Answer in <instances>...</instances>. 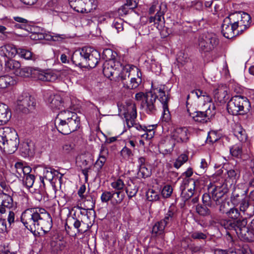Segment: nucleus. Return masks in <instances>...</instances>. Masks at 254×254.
<instances>
[{
    "instance_id": "f257e3e1",
    "label": "nucleus",
    "mask_w": 254,
    "mask_h": 254,
    "mask_svg": "<svg viewBox=\"0 0 254 254\" xmlns=\"http://www.w3.org/2000/svg\"><path fill=\"white\" fill-rule=\"evenodd\" d=\"M20 219L25 227L32 233L39 230L48 232L52 227V217L44 208L26 209L22 213Z\"/></svg>"
},
{
    "instance_id": "f03ea898",
    "label": "nucleus",
    "mask_w": 254,
    "mask_h": 254,
    "mask_svg": "<svg viewBox=\"0 0 254 254\" xmlns=\"http://www.w3.org/2000/svg\"><path fill=\"white\" fill-rule=\"evenodd\" d=\"M80 119L76 113L68 110L62 111L57 116L55 124L58 131L66 135L80 127Z\"/></svg>"
},
{
    "instance_id": "7ed1b4c3",
    "label": "nucleus",
    "mask_w": 254,
    "mask_h": 254,
    "mask_svg": "<svg viewBox=\"0 0 254 254\" xmlns=\"http://www.w3.org/2000/svg\"><path fill=\"white\" fill-rule=\"evenodd\" d=\"M178 223V212L174 205H171L164 218L156 222L153 226L152 233L155 236L162 237L165 234V228L176 226Z\"/></svg>"
},
{
    "instance_id": "20e7f679",
    "label": "nucleus",
    "mask_w": 254,
    "mask_h": 254,
    "mask_svg": "<svg viewBox=\"0 0 254 254\" xmlns=\"http://www.w3.org/2000/svg\"><path fill=\"white\" fill-rule=\"evenodd\" d=\"M251 107L248 98L242 96H233L227 105L228 112L232 115L246 114L250 111Z\"/></svg>"
},
{
    "instance_id": "39448f33",
    "label": "nucleus",
    "mask_w": 254,
    "mask_h": 254,
    "mask_svg": "<svg viewBox=\"0 0 254 254\" xmlns=\"http://www.w3.org/2000/svg\"><path fill=\"white\" fill-rule=\"evenodd\" d=\"M227 17L234 25V27L237 28V34H242L250 26L251 17L245 12L236 11L229 14Z\"/></svg>"
},
{
    "instance_id": "423d86ee",
    "label": "nucleus",
    "mask_w": 254,
    "mask_h": 254,
    "mask_svg": "<svg viewBox=\"0 0 254 254\" xmlns=\"http://www.w3.org/2000/svg\"><path fill=\"white\" fill-rule=\"evenodd\" d=\"M219 43L218 36L215 33L207 32L198 38V49L201 53L210 52L217 46Z\"/></svg>"
},
{
    "instance_id": "0eeeda50",
    "label": "nucleus",
    "mask_w": 254,
    "mask_h": 254,
    "mask_svg": "<svg viewBox=\"0 0 254 254\" xmlns=\"http://www.w3.org/2000/svg\"><path fill=\"white\" fill-rule=\"evenodd\" d=\"M226 215L228 218L220 220L219 223L222 227L228 231L237 226L240 224L239 222H243L247 219L241 215L238 208L234 207L230 208Z\"/></svg>"
},
{
    "instance_id": "6e6552de",
    "label": "nucleus",
    "mask_w": 254,
    "mask_h": 254,
    "mask_svg": "<svg viewBox=\"0 0 254 254\" xmlns=\"http://www.w3.org/2000/svg\"><path fill=\"white\" fill-rule=\"evenodd\" d=\"M188 102H186V107L187 112L194 121L198 123L204 124L210 122V119L215 114V107L214 104L210 105L207 109L205 111H194L191 112L189 107Z\"/></svg>"
},
{
    "instance_id": "1a4fd4ad",
    "label": "nucleus",
    "mask_w": 254,
    "mask_h": 254,
    "mask_svg": "<svg viewBox=\"0 0 254 254\" xmlns=\"http://www.w3.org/2000/svg\"><path fill=\"white\" fill-rule=\"evenodd\" d=\"M229 230L231 232L236 233L239 238L246 242H252L254 241V232L249 228L247 218L243 222Z\"/></svg>"
},
{
    "instance_id": "9d476101",
    "label": "nucleus",
    "mask_w": 254,
    "mask_h": 254,
    "mask_svg": "<svg viewBox=\"0 0 254 254\" xmlns=\"http://www.w3.org/2000/svg\"><path fill=\"white\" fill-rule=\"evenodd\" d=\"M161 86L146 93V99L142 101L141 105L147 114L154 115L156 112V100L158 98L159 100L160 97L157 89H159Z\"/></svg>"
},
{
    "instance_id": "9b49d317",
    "label": "nucleus",
    "mask_w": 254,
    "mask_h": 254,
    "mask_svg": "<svg viewBox=\"0 0 254 254\" xmlns=\"http://www.w3.org/2000/svg\"><path fill=\"white\" fill-rule=\"evenodd\" d=\"M17 102V110L25 114L34 110L36 104L34 98L26 93L19 96Z\"/></svg>"
},
{
    "instance_id": "f8f14e48",
    "label": "nucleus",
    "mask_w": 254,
    "mask_h": 254,
    "mask_svg": "<svg viewBox=\"0 0 254 254\" xmlns=\"http://www.w3.org/2000/svg\"><path fill=\"white\" fill-rule=\"evenodd\" d=\"M165 86L163 85L159 89H157V91L159 93V101L162 103L163 112L162 115V121L168 122L171 120V114L168 108V102L170 100V95L165 91Z\"/></svg>"
},
{
    "instance_id": "ddd939ff",
    "label": "nucleus",
    "mask_w": 254,
    "mask_h": 254,
    "mask_svg": "<svg viewBox=\"0 0 254 254\" xmlns=\"http://www.w3.org/2000/svg\"><path fill=\"white\" fill-rule=\"evenodd\" d=\"M86 67L94 68L100 60V54L96 50L91 47H85Z\"/></svg>"
},
{
    "instance_id": "4468645a",
    "label": "nucleus",
    "mask_w": 254,
    "mask_h": 254,
    "mask_svg": "<svg viewBox=\"0 0 254 254\" xmlns=\"http://www.w3.org/2000/svg\"><path fill=\"white\" fill-rule=\"evenodd\" d=\"M229 191L228 185L224 183L221 185L215 186L213 189L211 194L214 201L219 203V200L227 198L225 195Z\"/></svg>"
},
{
    "instance_id": "2eb2a0df",
    "label": "nucleus",
    "mask_w": 254,
    "mask_h": 254,
    "mask_svg": "<svg viewBox=\"0 0 254 254\" xmlns=\"http://www.w3.org/2000/svg\"><path fill=\"white\" fill-rule=\"evenodd\" d=\"M221 32L223 35L227 39L232 38L239 34H237V29L234 27L231 21L226 17L223 20L221 25Z\"/></svg>"
},
{
    "instance_id": "dca6fc26",
    "label": "nucleus",
    "mask_w": 254,
    "mask_h": 254,
    "mask_svg": "<svg viewBox=\"0 0 254 254\" xmlns=\"http://www.w3.org/2000/svg\"><path fill=\"white\" fill-rule=\"evenodd\" d=\"M13 205V200L9 193L0 190V213L4 214L6 212V209H10Z\"/></svg>"
},
{
    "instance_id": "f3484780",
    "label": "nucleus",
    "mask_w": 254,
    "mask_h": 254,
    "mask_svg": "<svg viewBox=\"0 0 254 254\" xmlns=\"http://www.w3.org/2000/svg\"><path fill=\"white\" fill-rule=\"evenodd\" d=\"M173 137L177 143H187L190 140V133L185 127H178L174 130Z\"/></svg>"
},
{
    "instance_id": "a211bd4d",
    "label": "nucleus",
    "mask_w": 254,
    "mask_h": 254,
    "mask_svg": "<svg viewBox=\"0 0 254 254\" xmlns=\"http://www.w3.org/2000/svg\"><path fill=\"white\" fill-rule=\"evenodd\" d=\"M71 61L76 66L80 67H86L85 47L75 51L71 57Z\"/></svg>"
},
{
    "instance_id": "6ab92c4d",
    "label": "nucleus",
    "mask_w": 254,
    "mask_h": 254,
    "mask_svg": "<svg viewBox=\"0 0 254 254\" xmlns=\"http://www.w3.org/2000/svg\"><path fill=\"white\" fill-rule=\"evenodd\" d=\"M18 136L16 131L8 127L0 128V145H4L5 142Z\"/></svg>"
},
{
    "instance_id": "aec40b11",
    "label": "nucleus",
    "mask_w": 254,
    "mask_h": 254,
    "mask_svg": "<svg viewBox=\"0 0 254 254\" xmlns=\"http://www.w3.org/2000/svg\"><path fill=\"white\" fill-rule=\"evenodd\" d=\"M108 154V149L105 145L102 144L101 146L99 158L94 164L97 174L101 172V169L106 161Z\"/></svg>"
},
{
    "instance_id": "412c9836",
    "label": "nucleus",
    "mask_w": 254,
    "mask_h": 254,
    "mask_svg": "<svg viewBox=\"0 0 254 254\" xmlns=\"http://www.w3.org/2000/svg\"><path fill=\"white\" fill-rule=\"evenodd\" d=\"M63 175L58 171L50 167H46L43 169V176L45 179L51 183L58 179L60 183L62 180Z\"/></svg>"
},
{
    "instance_id": "4be33fe9",
    "label": "nucleus",
    "mask_w": 254,
    "mask_h": 254,
    "mask_svg": "<svg viewBox=\"0 0 254 254\" xmlns=\"http://www.w3.org/2000/svg\"><path fill=\"white\" fill-rule=\"evenodd\" d=\"M240 167L236 165L227 171V177L225 181L227 183H229V186L236 184L240 177Z\"/></svg>"
},
{
    "instance_id": "5701e85b",
    "label": "nucleus",
    "mask_w": 254,
    "mask_h": 254,
    "mask_svg": "<svg viewBox=\"0 0 254 254\" xmlns=\"http://www.w3.org/2000/svg\"><path fill=\"white\" fill-rule=\"evenodd\" d=\"M19 144V139L18 136H17V137L5 142L4 145L1 144L0 149L8 154H12L17 149Z\"/></svg>"
},
{
    "instance_id": "b1692460",
    "label": "nucleus",
    "mask_w": 254,
    "mask_h": 254,
    "mask_svg": "<svg viewBox=\"0 0 254 254\" xmlns=\"http://www.w3.org/2000/svg\"><path fill=\"white\" fill-rule=\"evenodd\" d=\"M126 192L129 199L135 196L138 191L136 179L129 178L126 185Z\"/></svg>"
},
{
    "instance_id": "393cba45",
    "label": "nucleus",
    "mask_w": 254,
    "mask_h": 254,
    "mask_svg": "<svg viewBox=\"0 0 254 254\" xmlns=\"http://www.w3.org/2000/svg\"><path fill=\"white\" fill-rule=\"evenodd\" d=\"M49 106L53 110H60L64 107V102L59 95H51L48 99Z\"/></svg>"
},
{
    "instance_id": "a878e982",
    "label": "nucleus",
    "mask_w": 254,
    "mask_h": 254,
    "mask_svg": "<svg viewBox=\"0 0 254 254\" xmlns=\"http://www.w3.org/2000/svg\"><path fill=\"white\" fill-rule=\"evenodd\" d=\"M124 115L127 124H128L129 121L131 123L132 120L135 119L137 116L135 105L134 104H127L125 108Z\"/></svg>"
},
{
    "instance_id": "bb28decb",
    "label": "nucleus",
    "mask_w": 254,
    "mask_h": 254,
    "mask_svg": "<svg viewBox=\"0 0 254 254\" xmlns=\"http://www.w3.org/2000/svg\"><path fill=\"white\" fill-rule=\"evenodd\" d=\"M227 91L226 87H219L214 91L215 101L221 105L226 102Z\"/></svg>"
},
{
    "instance_id": "cd10ccee",
    "label": "nucleus",
    "mask_w": 254,
    "mask_h": 254,
    "mask_svg": "<svg viewBox=\"0 0 254 254\" xmlns=\"http://www.w3.org/2000/svg\"><path fill=\"white\" fill-rule=\"evenodd\" d=\"M247 190L243 191L240 188L235 189L232 192L231 196V201L235 206H237L240 203V201L246 197Z\"/></svg>"
},
{
    "instance_id": "c85d7f7f",
    "label": "nucleus",
    "mask_w": 254,
    "mask_h": 254,
    "mask_svg": "<svg viewBox=\"0 0 254 254\" xmlns=\"http://www.w3.org/2000/svg\"><path fill=\"white\" fill-rule=\"evenodd\" d=\"M11 112L5 104L0 105V125L6 124L11 118Z\"/></svg>"
},
{
    "instance_id": "c756f323",
    "label": "nucleus",
    "mask_w": 254,
    "mask_h": 254,
    "mask_svg": "<svg viewBox=\"0 0 254 254\" xmlns=\"http://www.w3.org/2000/svg\"><path fill=\"white\" fill-rule=\"evenodd\" d=\"M234 135L241 142H244L247 140V135L245 130L239 124H235L233 127Z\"/></svg>"
},
{
    "instance_id": "7c9ffc66",
    "label": "nucleus",
    "mask_w": 254,
    "mask_h": 254,
    "mask_svg": "<svg viewBox=\"0 0 254 254\" xmlns=\"http://www.w3.org/2000/svg\"><path fill=\"white\" fill-rule=\"evenodd\" d=\"M20 147L21 155L23 157L32 155L34 153V145L32 142H23Z\"/></svg>"
},
{
    "instance_id": "2f4dec72",
    "label": "nucleus",
    "mask_w": 254,
    "mask_h": 254,
    "mask_svg": "<svg viewBox=\"0 0 254 254\" xmlns=\"http://www.w3.org/2000/svg\"><path fill=\"white\" fill-rule=\"evenodd\" d=\"M21 66L20 63L17 61L11 59H8L5 62V68L7 72L12 71L15 74V72H18Z\"/></svg>"
},
{
    "instance_id": "473e14b6",
    "label": "nucleus",
    "mask_w": 254,
    "mask_h": 254,
    "mask_svg": "<svg viewBox=\"0 0 254 254\" xmlns=\"http://www.w3.org/2000/svg\"><path fill=\"white\" fill-rule=\"evenodd\" d=\"M201 180L199 179H195L193 178H189L184 179L180 187V190H185L187 187H189V184L191 183L193 187L196 190L200 189V184Z\"/></svg>"
},
{
    "instance_id": "72a5a7b5",
    "label": "nucleus",
    "mask_w": 254,
    "mask_h": 254,
    "mask_svg": "<svg viewBox=\"0 0 254 254\" xmlns=\"http://www.w3.org/2000/svg\"><path fill=\"white\" fill-rule=\"evenodd\" d=\"M5 56L8 58L14 57L16 54L18 55V49L15 46L12 44H7L1 47Z\"/></svg>"
},
{
    "instance_id": "f704fd0d",
    "label": "nucleus",
    "mask_w": 254,
    "mask_h": 254,
    "mask_svg": "<svg viewBox=\"0 0 254 254\" xmlns=\"http://www.w3.org/2000/svg\"><path fill=\"white\" fill-rule=\"evenodd\" d=\"M33 76L43 81H51L54 78V76L50 73L46 72L38 68H36L35 73Z\"/></svg>"
},
{
    "instance_id": "c9c22d12",
    "label": "nucleus",
    "mask_w": 254,
    "mask_h": 254,
    "mask_svg": "<svg viewBox=\"0 0 254 254\" xmlns=\"http://www.w3.org/2000/svg\"><path fill=\"white\" fill-rule=\"evenodd\" d=\"M18 55L21 58L26 60L35 61L38 59V56L32 53L30 51L23 48H18Z\"/></svg>"
},
{
    "instance_id": "e433bc0d",
    "label": "nucleus",
    "mask_w": 254,
    "mask_h": 254,
    "mask_svg": "<svg viewBox=\"0 0 254 254\" xmlns=\"http://www.w3.org/2000/svg\"><path fill=\"white\" fill-rule=\"evenodd\" d=\"M124 68L119 73V77L122 82L123 87L125 88L127 83V80L129 77L132 66L130 64H126Z\"/></svg>"
},
{
    "instance_id": "4c0bfd02",
    "label": "nucleus",
    "mask_w": 254,
    "mask_h": 254,
    "mask_svg": "<svg viewBox=\"0 0 254 254\" xmlns=\"http://www.w3.org/2000/svg\"><path fill=\"white\" fill-rule=\"evenodd\" d=\"M83 13H89L95 10L98 6L97 0H83Z\"/></svg>"
},
{
    "instance_id": "58836bf2",
    "label": "nucleus",
    "mask_w": 254,
    "mask_h": 254,
    "mask_svg": "<svg viewBox=\"0 0 254 254\" xmlns=\"http://www.w3.org/2000/svg\"><path fill=\"white\" fill-rule=\"evenodd\" d=\"M226 198L219 200V203L215 202V207L218 206L219 211L222 214H227V212L230 210V203L226 200Z\"/></svg>"
},
{
    "instance_id": "ea45409f",
    "label": "nucleus",
    "mask_w": 254,
    "mask_h": 254,
    "mask_svg": "<svg viewBox=\"0 0 254 254\" xmlns=\"http://www.w3.org/2000/svg\"><path fill=\"white\" fill-rule=\"evenodd\" d=\"M70 7L75 11L83 13V0H68Z\"/></svg>"
},
{
    "instance_id": "a19ab883",
    "label": "nucleus",
    "mask_w": 254,
    "mask_h": 254,
    "mask_svg": "<svg viewBox=\"0 0 254 254\" xmlns=\"http://www.w3.org/2000/svg\"><path fill=\"white\" fill-rule=\"evenodd\" d=\"M120 155L125 160H132L134 156V151L128 146H125L120 151Z\"/></svg>"
},
{
    "instance_id": "79ce46f5",
    "label": "nucleus",
    "mask_w": 254,
    "mask_h": 254,
    "mask_svg": "<svg viewBox=\"0 0 254 254\" xmlns=\"http://www.w3.org/2000/svg\"><path fill=\"white\" fill-rule=\"evenodd\" d=\"M156 127V125L145 126L144 127L145 133L141 135V137L146 139H151L154 137L155 133L154 129Z\"/></svg>"
},
{
    "instance_id": "37998d69",
    "label": "nucleus",
    "mask_w": 254,
    "mask_h": 254,
    "mask_svg": "<svg viewBox=\"0 0 254 254\" xmlns=\"http://www.w3.org/2000/svg\"><path fill=\"white\" fill-rule=\"evenodd\" d=\"M117 57V53L111 49H105L103 50L102 57L106 62H109L115 60Z\"/></svg>"
},
{
    "instance_id": "c03bdc74",
    "label": "nucleus",
    "mask_w": 254,
    "mask_h": 254,
    "mask_svg": "<svg viewBox=\"0 0 254 254\" xmlns=\"http://www.w3.org/2000/svg\"><path fill=\"white\" fill-rule=\"evenodd\" d=\"M113 63L105 62L103 65V73L105 76L110 78L113 75L115 70L113 67Z\"/></svg>"
},
{
    "instance_id": "a18cd8bd",
    "label": "nucleus",
    "mask_w": 254,
    "mask_h": 254,
    "mask_svg": "<svg viewBox=\"0 0 254 254\" xmlns=\"http://www.w3.org/2000/svg\"><path fill=\"white\" fill-rule=\"evenodd\" d=\"M36 68L33 67H25L19 68L18 72H15V75L17 76L29 77V76H34L35 73Z\"/></svg>"
},
{
    "instance_id": "49530a36",
    "label": "nucleus",
    "mask_w": 254,
    "mask_h": 254,
    "mask_svg": "<svg viewBox=\"0 0 254 254\" xmlns=\"http://www.w3.org/2000/svg\"><path fill=\"white\" fill-rule=\"evenodd\" d=\"M152 174L151 167L150 165L139 168L138 175L143 178L150 177Z\"/></svg>"
},
{
    "instance_id": "de8ad7c7",
    "label": "nucleus",
    "mask_w": 254,
    "mask_h": 254,
    "mask_svg": "<svg viewBox=\"0 0 254 254\" xmlns=\"http://www.w3.org/2000/svg\"><path fill=\"white\" fill-rule=\"evenodd\" d=\"M125 198V194L121 191L113 190V197L112 204L114 206L120 204Z\"/></svg>"
},
{
    "instance_id": "09e8293b",
    "label": "nucleus",
    "mask_w": 254,
    "mask_h": 254,
    "mask_svg": "<svg viewBox=\"0 0 254 254\" xmlns=\"http://www.w3.org/2000/svg\"><path fill=\"white\" fill-rule=\"evenodd\" d=\"M207 207V206H205L203 204H198L196 206V212L200 216L203 217L209 216L211 214V211Z\"/></svg>"
},
{
    "instance_id": "8fccbe9b",
    "label": "nucleus",
    "mask_w": 254,
    "mask_h": 254,
    "mask_svg": "<svg viewBox=\"0 0 254 254\" xmlns=\"http://www.w3.org/2000/svg\"><path fill=\"white\" fill-rule=\"evenodd\" d=\"M202 200L203 205L210 208L215 207V202L213 201L212 197H211L209 193H204L202 197Z\"/></svg>"
},
{
    "instance_id": "3c124183",
    "label": "nucleus",
    "mask_w": 254,
    "mask_h": 254,
    "mask_svg": "<svg viewBox=\"0 0 254 254\" xmlns=\"http://www.w3.org/2000/svg\"><path fill=\"white\" fill-rule=\"evenodd\" d=\"M142 82V79L140 78H131L129 81V83H127L126 88L127 89H134L137 88Z\"/></svg>"
},
{
    "instance_id": "603ef678",
    "label": "nucleus",
    "mask_w": 254,
    "mask_h": 254,
    "mask_svg": "<svg viewBox=\"0 0 254 254\" xmlns=\"http://www.w3.org/2000/svg\"><path fill=\"white\" fill-rule=\"evenodd\" d=\"M35 180V176L34 174L23 176V183L27 188L30 189L33 186Z\"/></svg>"
},
{
    "instance_id": "864d4df0",
    "label": "nucleus",
    "mask_w": 254,
    "mask_h": 254,
    "mask_svg": "<svg viewBox=\"0 0 254 254\" xmlns=\"http://www.w3.org/2000/svg\"><path fill=\"white\" fill-rule=\"evenodd\" d=\"M188 160V156L186 154H181L176 160L174 163V166L179 169L182 165L186 163Z\"/></svg>"
},
{
    "instance_id": "5fc2aeb1",
    "label": "nucleus",
    "mask_w": 254,
    "mask_h": 254,
    "mask_svg": "<svg viewBox=\"0 0 254 254\" xmlns=\"http://www.w3.org/2000/svg\"><path fill=\"white\" fill-rule=\"evenodd\" d=\"M219 138L220 137L219 135H218L217 131L211 130L208 133L206 143L208 144H213L218 141Z\"/></svg>"
},
{
    "instance_id": "6e6d98bb",
    "label": "nucleus",
    "mask_w": 254,
    "mask_h": 254,
    "mask_svg": "<svg viewBox=\"0 0 254 254\" xmlns=\"http://www.w3.org/2000/svg\"><path fill=\"white\" fill-rule=\"evenodd\" d=\"M230 153L233 157L241 158L243 154L242 147L240 145H235L230 149Z\"/></svg>"
},
{
    "instance_id": "4d7b16f0",
    "label": "nucleus",
    "mask_w": 254,
    "mask_h": 254,
    "mask_svg": "<svg viewBox=\"0 0 254 254\" xmlns=\"http://www.w3.org/2000/svg\"><path fill=\"white\" fill-rule=\"evenodd\" d=\"M111 186L115 189L116 191H122L126 186L124 181L120 178L113 182L111 184Z\"/></svg>"
},
{
    "instance_id": "13d9d810",
    "label": "nucleus",
    "mask_w": 254,
    "mask_h": 254,
    "mask_svg": "<svg viewBox=\"0 0 254 254\" xmlns=\"http://www.w3.org/2000/svg\"><path fill=\"white\" fill-rule=\"evenodd\" d=\"M113 197V190L103 191L101 196V200L103 203H108L109 201L112 203V199Z\"/></svg>"
},
{
    "instance_id": "bf43d9fd",
    "label": "nucleus",
    "mask_w": 254,
    "mask_h": 254,
    "mask_svg": "<svg viewBox=\"0 0 254 254\" xmlns=\"http://www.w3.org/2000/svg\"><path fill=\"white\" fill-rule=\"evenodd\" d=\"M12 82V78L8 75L0 76V88H6Z\"/></svg>"
},
{
    "instance_id": "052dcab7",
    "label": "nucleus",
    "mask_w": 254,
    "mask_h": 254,
    "mask_svg": "<svg viewBox=\"0 0 254 254\" xmlns=\"http://www.w3.org/2000/svg\"><path fill=\"white\" fill-rule=\"evenodd\" d=\"M146 196L148 201H153L159 199V195L157 192L152 189H150L146 192Z\"/></svg>"
},
{
    "instance_id": "680f3d73",
    "label": "nucleus",
    "mask_w": 254,
    "mask_h": 254,
    "mask_svg": "<svg viewBox=\"0 0 254 254\" xmlns=\"http://www.w3.org/2000/svg\"><path fill=\"white\" fill-rule=\"evenodd\" d=\"M190 237L194 240H205L207 238V235L201 231H195L190 234Z\"/></svg>"
},
{
    "instance_id": "e2e57ef3",
    "label": "nucleus",
    "mask_w": 254,
    "mask_h": 254,
    "mask_svg": "<svg viewBox=\"0 0 254 254\" xmlns=\"http://www.w3.org/2000/svg\"><path fill=\"white\" fill-rule=\"evenodd\" d=\"M124 20L121 18H116L114 19L112 26L114 27L117 31L120 32L124 30Z\"/></svg>"
},
{
    "instance_id": "0e129e2a",
    "label": "nucleus",
    "mask_w": 254,
    "mask_h": 254,
    "mask_svg": "<svg viewBox=\"0 0 254 254\" xmlns=\"http://www.w3.org/2000/svg\"><path fill=\"white\" fill-rule=\"evenodd\" d=\"M250 201L249 199L247 198L246 196L242 201H240V203H239L240 211L245 213L250 205Z\"/></svg>"
},
{
    "instance_id": "69168bd1",
    "label": "nucleus",
    "mask_w": 254,
    "mask_h": 254,
    "mask_svg": "<svg viewBox=\"0 0 254 254\" xmlns=\"http://www.w3.org/2000/svg\"><path fill=\"white\" fill-rule=\"evenodd\" d=\"M24 164L21 162H17L14 165L15 170V175L18 178L22 177V173L23 169Z\"/></svg>"
},
{
    "instance_id": "338daca9",
    "label": "nucleus",
    "mask_w": 254,
    "mask_h": 254,
    "mask_svg": "<svg viewBox=\"0 0 254 254\" xmlns=\"http://www.w3.org/2000/svg\"><path fill=\"white\" fill-rule=\"evenodd\" d=\"M109 63H113V67H114V69L115 70H123V68H125V66L126 65L123 64L121 63V62L118 60L117 57L115 58V60L111 61Z\"/></svg>"
},
{
    "instance_id": "774afa93",
    "label": "nucleus",
    "mask_w": 254,
    "mask_h": 254,
    "mask_svg": "<svg viewBox=\"0 0 254 254\" xmlns=\"http://www.w3.org/2000/svg\"><path fill=\"white\" fill-rule=\"evenodd\" d=\"M172 192V187L170 185H167L163 187L161 191V194L164 198H168L171 196Z\"/></svg>"
}]
</instances>
